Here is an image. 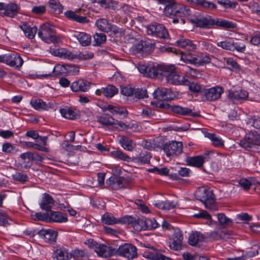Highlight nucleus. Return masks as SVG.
Returning a JSON list of instances; mask_svg holds the SVG:
<instances>
[{
	"instance_id": "3c124183",
	"label": "nucleus",
	"mask_w": 260,
	"mask_h": 260,
	"mask_svg": "<svg viewBox=\"0 0 260 260\" xmlns=\"http://www.w3.org/2000/svg\"><path fill=\"white\" fill-rule=\"evenodd\" d=\"M184 85H188L189 89L193 92H199L201 90V85L197 82H191L188 80H185Z\"/></svg>"
},
{
	"instance_id": "680f3d73",
	"label": "nucleus",
	"mask_w": 260,
	"mask_h": 260,
	"mask_svg": "<svg viewBox=\"0 0 260 260\" xmlns=\"http://www.w3.org/2000/svg\"><path fill=\"white\" fill-rule=\"evenodd\" d=\"M249 122L254 128L260 129V116H253L249 119Z\"/></svg>"
},
{
	"instance_id": "4d7b16f0",
	"label": "nucleus",
	"mask_w": 260,
	"mask_h": 260,
	"mask_svg": "<svg viewBox=\"0 0 260 260\" xmlns=\"http://www.w3.org/2000/svg\"><path fill=\"white\" fill-rule=\"evenodd\" d=\"M98 121L105 125H115V121L112 117L107 118L104 116H100L98 119Z\"/></svg>"
},
{
	"instance_id": "20e7f679",
	"label": "nucleus",
	"mask_w": 260,
	"mask_h": 260,
	"mask_svg": "<svg viewBox=\"0 0 260 260\" xmlns=\"http://www.w3.org/2000/svg\"><path fill=\"white\" fill-rule=\"evenodd\" d=\"M164 77L167 83L174 85H184L186 80L183 76L178 75L176 73L175 68L173 66H166L163 75V78Z\"/></svg>"
},
{
	"instance_id": "de8ad7c7",
	"label": "nucleus",
	"mask_w": 260,
	"mask_h": 260,
	"mask_svg": "<svg viewBox=\"0 0 260 260\" xmlns=\"http://www.w3.org/2000/svg\"><path fill=\"white\" fill-rule=\"evenodd\" d=\"M123 179L122 177H111L107 180V183L113 187L120 188L122 187Z\"/></svg>"
},
{
	"instance_id": "f257e3e1",
	"label": "nucleus",
	"mask_w": 260,
	"mask_h": 260,
	"mask_svg": "<svg viewBox=\"0 0 260 260\" xmlns=\"http://www.w3.org/2000/svg\"><path fill=\"white\" fill-rule=\"evenodd\" d=\"M159 9L163 10L166 16L173 18L172 22L182 24L185 23V17L191 14V11L187 6L176 3L174 0H158Z\"/></svg>"
},
{
	"instance_id": "a211bd4d",
	"label": "nucleus",
	"mask_w": 260,
	"mask_h": 260,
	"mask_svg": "<svg viewBox=\"0 0 260 260\" xmlns=\"http://www.w3.org/2000/svg\"><path fill=\"white\" fill-rule=\"evenodd\" d=\"M90 86V83L82 79L74 81L71 85V88L74 92H86Z\"/></svg>"
},
{
	"instance_id": "c85d7f7f",
	"label": "nucleus",
	"mask_w": 260,
	"mask_h": 260,
	"mask_svg": "<svg viewBox=\"0 0 260 260\" xmlns=\"http://www.w3.org/2000/svg\"><path fill=\"white\" fill-rule=\"evenodd\" d=\"M73 37L76 38L82 46H87L90 44L91 37L86 32H76L74 34Z\"/></svg>"
},
{
	"instance_id": "bb28decb",
	"label": "nucleus",
	"mask_w": 260,
	"mask_h": 260,
	"mask_svg": "<svg viewBox=\"0 0 260 260\" xmlns=\"http://www.w3.org/2000/svg\"><path fill=\"white\" fill-rule=\"evenodd\" d=\"M54 204L53 199L48 193H44L40 204V208L42 210L49 211Z\"/></svg>"
},
{
	"instance_id": "4468645a",
	"label": "nucleus",
	"mask_w": 260,
	"mask_h": 260,
	"mask_svg": "<svg viewBox=\"0 0 260 260\" xmlns=\"http://www.w3.org/2000/svg\"><path fill=\"white\" fill-rule=\"evenodd\" d=\"M95 25L98 29L105 32H112L114 34L119 32L118 28L112 25L107 19L104 18L99 19L96 21Z\"/></svg>"
},
{
	"instance_id": "e433bc0d",
	"label": "nucleus",
	"mask_w": 260,
	"mask_h": 260,
	"mask_svg": "<svg viewBox=\"0 0 260 260\" xmlns=\"http://www.w3.org/2000/svg\"><path fill=\"white\" fill-rule=\"evenodd\" d=\"M54 255V257L56 260H70L71 258L70 253L64 248L57 249Z\"/></svg>"
},
{
	"instance_id": "58836bf2",
	"label": "nucleus",
	"mask_w": 260,
	"mask_h": 260,
	"mask_svg": "<svg viewBox=\"0 0 260 260\" xmlns=\"http://www.w3.org/2000/svg\"><path fill=\"white\" fill-rule=\"evenodd\" d=\"M248 96V92L242 90L230 92L229 94V98L232 100H245Z\"/></svg>"
},
{
	"instance_id": "a18cd8bd",
	"label": "nucleus",
	"mask_w": 260,
	"mask_h": 260,
	"mask_svg": "<svg viewBox=\"0 0 260 260\" xmlns=\"http://www.w3.org/2000/svg\"><path fill=\"white\" fill-rule=\"evenodd\" d=\"M217 218L219 225L223 228H225L232 223V220L223 213L218 214Z\"/></svg>"
},
{
	"instance_id": "412c9836",
	"label": "nucleus",
	"mask_w": 260,
	"mask_h": 260,
	"mask_svg": "<svg viewBox=\"0 0 260 260\" xmlns=\"http://www.w3.org/2000/svg\"><path fill=\"white\" fill-rule=\"evenodd\" d=\"M118 92V89L114 86L109 85L106 87H102L98 89L95 91V94L97 95L103 94L105 96L111 98L114 96Z\"/></svg>"
},
{
	"instance_id": "a19ab883",
	"label": "nucleus",
	"mask_w": 260,
	"mask_h": 260,
	"mask_svg": "<svg viewBox=\"0 0 260 260\" xmlns=\"http://www.w3.org/2000/svg\"><path fill=\"white\" fill-rule=\"evenodd\" d=\"M49 8L52 12L56 14L62 13L63 6L56 0H50L48 2Z\"/></svg>"
},
{
	"instance_id": "6e6d98bb",
	"label": "nucleus",
	"mask_w": 260,
	"mask_h": 260,
	"mask_svg": "<svg viewBox=\"0 0 260 260\" xmlns=\"http://www.w3.org/2000/svg\"><path fill=\"white\" fill-rule=\"evenodd\" d=\"M10 220L6 212L0 209V225L7 226L10 224Z\"/></svg>"
},
{
	"instance_id": "37998d69",
	"label": "nucleus",
	"mask_w": 260,
	"mask_h": 260,
	"mask_svg": "<svg viewBox=\"0 0 260 260\" xmlns=\"http://www.w3.org/2000/svg\"><path fill=\"white\" fill-rule=\"evenodd\" d=\"M154 205L157 208L162 210H170L175 208L176 206L175 202L169 201H161L155 203Z\"/></svg>"
},
{
	"instance_id": "49530a36",
	"label": "nucleus",
	"mask_w": 260,
	"mask_h": 260,
	"mask_svg": "<svg viewBox=\"0 0 260 260\" xmlns=\"http://www.w3.org/2000/svg\"><path fill=\"white\" fill-rule=\"evenodd\" d=\"M111 154V156L115 158H118L127 162H132V157H130L121 151L116 150L112 151Z\"/></svg>"
},
{
	"instance_id": "f8f14e48",
	"label": "nucleus",
	"mask_w": 260,
	"mask_h": 260,
	"mask_svg": "<svg viewBox=\"0 0 260 260\" xmlns=\"http://www.w3.org/2000/svg\"><path fill=\"white\" fill-rule=\"evenodd\" d=\"M154 98L160 101H170L174 100L176 95L169 88L158 87L153 92Z\"/></svg>"
},
{
	"instance_id": "c756f323",
	"label": "nucleus",
	"mask_w": 260,
	"mask_h": 260,
	"mask_svg": "<svg viewBox=\"0 0 260 260\" xmlns=\"http://www.w3.org/2000/svg\"><path fill=\"white\" fill-rule=\"evenodd\" d=\"M151 158L150 153L145 151L141 152L137 156L132 157V162L141 164H148Z\"/></svg>"
},
{
	"instance_id": "f03ea898",
	"label": "nucleus",
	"mask_w": 260,
	"mask_h": 260,
	"mask_svg": "<svg viewBox=\"0 0 260 260\" xmlns=\"http://www.w3.org/2000/svg\"><path fill=\"white\" fill-rule=\"evenodd\" d=\"M38 36L42 41L47 44H56L60 41L59 37L55 35L54 27L48 23H43L40 26Z\"/></svg>"
},
{
	"instance_id": "603ef678",
	"label": "nucleus",
	"mask_w": 260,
	"mask_h": 260,
	"mask_svg": "<svg viewBox=\"0 0 260 260\" xmlns=\"http://www.w3.org/2000/svg\"><path fill=\"white\" fill-rule=\"evenodd\" d=\"M102 221L103 223L106 224H113L119 222L117 221L116 218L112 215L108 213L104 214L102 217Z\"/></svg>"
},
{
	"instance_id": "2eb2a0df",
	"label": "nucleus",
	"mask_w": 260,
	"mask_h": 260,
	"mask_svg": "<svg viewBox=\"0 0 260 260\" xmlns=\"http://www.w3.org/2000/svg\"><path fill=\"white\" fill-rule=\"evenodd\" d=\"M155 45L148 41H141L133 47L135 53H140L143 55H147L154 48Z\"/></svg>"
},
{
	"instance_id": "39448f33",
	"label": "nucleus",
	"mask_w": 260,
	"mask_h": 260,
	"mask_svg": "<svg viewBox=\"0 0 260 260\" xmlns=\"http://www.w3.org/2000/svg\"><path fill=\"white\" fill-rule=\"evenodd\" d=\"M119 222L121 223L131 224L134 229L137 231L146 230L145 218L144 217L136 219L132 216L126 215L120 218Z\"/></svg>"
},
{
	"instance_id": "f3484780",
	"label": "nucleus",
	"mask_w": 260,
	"mask_h": 260,
	"mask_svg": "<svg viewBox=\"0 0 260 260\" xmlns=\"http://www.w3.org/2000/svg\"><path fill=\"white\" fill-rule=\"evenodd\" d=\"M223 89L221 87L216 86L204 90V95L207 101H213L218 99L222 93Z\"/></svg>"
},
{
	"instance_id": "9d476101",
	"label": "nucleus",
	"mask_w": 260,
	"mask_h": 260,
	"mask_svg": "<svg viewBox=\"0 0 260 260\" xmlns=\"http://www.w3.org/2000/svg\"><path fill=\"white\" fill-rule=\"evenodd\" d=\"M115 253L128 259H133L137 256V248L131 244L125 243L115 250Z\"/></svg>"
},
{
	"instance_id": "72a5a7b5",
	"label": "nucleus",
	"mask_w": 260,
	"mask_h": 260,
	"mask_svg": "<svg viewBox=\"0 0 260 260\" xmlns=\"http://www.w3.org/2000/svg\"><path fill=\"white\" fill-rule=\"evenodd\" d=\"M224 28H234L236 27V24L232 21H228L221 18H216L214 20V26Z\"/></svg>"
},
{
	"instance_id": "864d4df0",
	"label": "nucleus",
	"mask_w": 260,
	"mask_h": 260,
	"mask_svg": "<svg viewBox=\"0 0 260 260\" xmlns=\"http://www.w3.org/2000/svg\"><path fill=\"white\" fill-rule=\"evenodd\" d=\"M158 252L155 249H147L144 251L143 256L149 259L155 260Z\"/></svg>"
},
{
	"instance_id": "473e14b6",
	"label": "nucleus",
	"mask_w": 260,
	"mask_h": 260,
	"mask_svg": "<svg viewBox=\"0 0 260 260\" xmlns=\"http://www.w3.org/2000/svg\"><path fill=\"white\" fill-rule=\"evenodd\" d=\"M48 217L50 222H65L68 220L66 216L60 212L51 211Z\"/></svg>"
},
{
	"instance_id": "774afa93",
	"label": "nucleus",
	"mask_w": 260,
	"mask_h": 260,
	"mask_svg": "<svg viewBox=\"0 0 260 260\" xmlns=\"http://www.w3.org/2000/svg\"><path fill=\"white\" fill-rule=\"evenodd\" d=\"M193 217L197 218H204L211 220V215L208 214L206 211L204 210L201 211L199 213L194 214Z\"/></svg>"
},
{
	"instance_id": "8fccbe9b",
	"label": "nucleus",
	"mask_w": 260,
	"mask_h": 260,
	"mask_svg": "<svg viewBox=\"0 0 260 260\" xmlns=\"http://www.w3.org/2000/svg\"><path fill=\"white\" fill-rule=\"evenodd\" d=\"M94 45L100 46L106 41V36L103 33H95L93 36Z\"/></svg>"
},
{
	"instance_id": "338daca9",
	"label": "nucleus",
	"mask_w": 260,
	"mask_h": 260,
	"mask_svg": "<svg viewBox=\"0 0 260 260\" xmlns=\"http://www.w3.org/2000/svg\"><path fill=\"white\" fill-rule=\"evenodd\" d=\"M35 220L48 221L49 213H42L41 212L36 213Z\"/></svg>"
},
{
	"instance_id": "c9c22d12",
	"label": "nucleus",
	"mask_w": 260,
	"mask_h": 260,
	"mask_svg": "<svg viewBox=\"0 0 260 260\" xmlns=\"http://www.w3.org/2000/svg\"><path fill=\"white\" fill-rule=\"evenodd\" d=\"M205 137L210 139L212 145L216 147H222L224 146V141L214 134L208 133L205 134Z\"/></svg>"
},
{
	"instance_id": "2f4dec72",
	"label": "nucleus",
	"mask_w": 260,
	"mask_h": 260,
	"mask_svg": "<svg viewBox=\"0 0 260 260\" xmlns=\"http://www.w3.org/2000/svg\"><path fill=\"white\" fill-rule=\"evenodd\" d=\"M19 27L23 30L26 37L30 39L34 38L38 30L36 26L31 27L26 22L23 23Z\"/></svg>"
},
{
	"instance_id": "393cba45",
	"label": "nucleus",
	"mask_w": 260,
	"mask_h": 260,
	"mask_svg": "<svg viewBox=\"0 0 260 260\" xmlns=\"http://www.w3.org/2000/svg\"><path fill=\"white\" fill-rule=\"evenodd\" d=\"M215 19L210 16H207L201 18H196L194 22L199 27L211 28L214 26Z\"/></svg>"
},
{
	"instance_id": "0e129e2a",
	"label": "nucleus",
	"mask_w": 260,
	"mask_h": 260,
	"mask_svg": "<svg viewBox=\"0 0 260 260\" xmlns=\"http://www.w3.org/2000/svg\"><path fill=\"white\" fill-rule=\"evenodd\" d=\"M13 177L15 180L21 182H24L26 181L28 178L26 174L21 173H16L13 175Z\"/></svg>"
},
{
	"instance_id": "f704fd0d",
	"label": "nucleus",
	"mask_w": 260,
	"mask_h": 260,
	"mask_svg": "<svg viewBox=\"0 0 260 260\" xmlns=\"http://www.w3.org/2000/svg\"><path fill=\"white\" fill-rule=\"evenodd\" d=\"M60 53L64 55V57L70 59H73L78 57L82 59H87L89 58H92L93 56V54H91L90 55H89L88 54H83L81 53L78 55L77 54H74L71 51L66 50H61Z\"/></svg>"
},
{
	"instance_id": "4be33fe9",
	"label": "nucleus",
	"mask_w": 260,
	"mask_h": 260,
	"mask_svg": "<svg viewBox=\"0 0 260 260\" xmlns=\"http://www.w3.org/2000/svg\"><path fill=\"white\" fill-rule=\"evenodd\" d=\"M7 64L15 68H20L23 63L22 58L16 53L8 54Z\"/></svg>"
},
{
	"instance_id": "c03bdc74",
	"label": "nucleus",
	"mask_w": 260,
	"mask_h": 260,
	"mask_svg": "<svg viewBox=\"0 0 260 260\" xmlns=\"http://www.w3.org/2000/svg\"><path fill=\"white\" fill-rule=\"evenodd\" d=\"M180 58L181 60L186 63H189L197 66V61L198 60L197 56L193 55L191 53H181Z\"/></svg>"
},
{
	"instance_id": "dca6fc26",
	"label": "nucleus",
	"mask_w": 260,
	"mask_h": 260,
	"mask_svg": "<svg viewBox=\"0 0 260 260\" xmlns=\"http://www.w3.org/2000/svg\"><path fill=\"white\" fill-rule=\"evenodd\" d=\"M166 66L152 64L148 65V68L146 76L152 78H162L163 75L166 69Z\"/></svg>"
},
{
	"instance_id": "5701e85b",
	"label": "nucleus",
	"mask_w": 260,
	"mask_h": 260,
	"mask_svg": "<svg viewBox=\"0 0 260 260\" xmlns=\"http://www.w3.org/2000/svg\"><path fill=\"white\" fill-rule=\"evenodd\" d=\"M171 110L178 114L182 115H189L193 117H198L199 114L197 113H192L191 109L186 108L183 107L178 105L171 106L170 107Z\"/></svg>"
},
{
	"instance_id": "ddd939ff",
	"label": "nucleus",
	"mask_w": 260,
	"mask_h": 260,
	"mask_svg": "<svg viewBox=\"0 0 260 260\" xmlns=\"http://www.w3.org/2000/svg\"><path fill=\"white\" fill-rule=\"evenodd\" d=\"M217 46L221 47L223 49L232 51L236 50L238 52H242L245 49V46L243 44L239 42L227 40L218 42Z\"/></svg>"
},
{
	"instance_id": "0eeeda50",
	"label": "nucleus",
	"mask_w": 260,
	"mask_h": 260,
	"mask_svg": "<svg viewBox=\"0 0 260 260\" xmlns=\"http://www.w3.org/2000/svg\"><path fill=\"white\" fill-rule=\"evenodd\" d=\"M147 33L157 38L166 39L169 36L167 30L161 24L156 23L149 24L146 27Z\"/></svg>"
},
{
	"instance_id": "b1692460",
	"label": "nucleus",
	"mask_w": 260,
	"mask_h": 260,
	"mask_svg": "<svg viewBox=\"0 0 260 260\" xmlns=\"http://www.w3.org/2000/svg\"><path fill=\"white\" fill-rule=\"evenodd\" d=\"M207 160V156L198 155L194 157H189L186 158V161L189 166L200 168L202 167L205 161Z\"/></svg>"
},
{
	"instance_id": "4c0bfd02",
	"label": "nucleus",
	"mask_w": 260,
	"mask_h": 260,
	"mask_svg": "<svg viewBox=\"0 0 260 260\" xmlns=\"http://www.w3.org/2000/svg\"><path fill=\"white\" fill-rule=\"evenodd\" d=\"M176 45L183 48H187L190 50H194L196 48V45L193 44L190 40L184 38L178 40L176 42Z\"/></svg>"
},
{
	"instance_id": "9b49d317",
	"label": "nucleus",
	"mask_w": 260,
	"mask_h": 260,
	"mask_svg": "<svg viewBox=\"0 0 260 260\" xmlns=\"http://www.w3.org/2000/svg\"><path fill=\"white\" fill-rule=\"evenodd\" d=\"M182 143L181 142L172 141L163 146V150L168 156L177 155L182 151Z\"/></svg>"
},
{
	"instance_id": "052dcab7",
	"label": "nucleus",
	"mask_w": 260,
	"mask_h": 260,
	"mask_svg": "<svg viewBox=\"0 0 260 260\" xmlns=\"http://www.w3.org/2000/svg\"><path fill=\"white\" fill-rule=\"evenodd\" d=\"M198 60L197 61V66H202L203 64L208 63L210 62L211 59L208 55L197 56Z\"/></svg>"
},
{
	"instance_id": "a878e982",
	"label": "nucleus",
	"mask_w": 260,
	"mask_h": 260,
	"mask_svg": "<svg viewBox=\"0 0 260 260\" xmlns=\"http://www.w3.org/2000/svg\"><path fill=\"white\" fill-rule=\"evenodd\" d=\"M18 13V6L13 3H10L8 4H5V9L3 12L1 13L2 16H8L14 17Z\"/></svg>"
},
{
	"instance_id": "69168bd1",
	"label": "nucleus",
	"mask_w": 260,
	"mask_h": 260,
	"mask_svg": "<svg viewBox=\"0 0 260 260\" xmlns=\"http://www.w3.org/2000/svg\"><path fill=\"white\" fill-rule=\"evenodd\" d=\"M46 8L44 6H35L32 8V12L37 15H42L45 13Z\"/></svg>"
},
{
	"instance_id": "1a4fd4ad",
	"label": "nucleus",
	"mask_w": 260,
	"mask_h": 260,
	"mask_svg": "<svg viewBox=\"0 0 260 260\" xmlns=\"http://www.w3.org/2000/svg\"><path fill=\"white\" fill-rule=\"evenodd\" d=\"M58 232L52 230H41L30 232L28 234L30 236L34 237L38 235L44 241L49 243H53L56 241Z\"/></svg>"
},
{
	"instance_id": "6ab92c4d",
	"label": "nucleus",
	"mask_w": 260,
	"mask_h": 260,
	"mask_svg": "<svg viewBox=\"0 0 260 260\" xmlns=\"http://www.w3.org/2000/svg\"><path fill=\"white\" fill-rule=\"evenodd\" d=\"M183 235L182 232L176 231L173 236L171 242H170L169 246L171 249L174 250H179L182 248Z\"/></svg>"
},
{
	"instance_id": "ea45409f",
	"label": "nucleus",
	"mask_w": 260,
	"mask_h": 260,
	"mask_svg": "<svg viewBox=\"0 0 260 260\" xmlns=\"http://www.w3.org/2000/svg\"><path fill=\"white\" fill-rule=\"evenodd\" d=\"M31 106L36 110H48L50 106L47 105L43 100L36 99L31 100L30 102Z\"/></svg>"
},
{
	"instance_id": "5fc2aeb1",
	"label": "nucleus",
	"mask_w": 260,
	"mask_h": 260,
	"mask_svg": "<svg viewBox=\"0 0 260 260\" xmlns=\"http://www.w3.org/2000/svg\"><path fill=\"white\" fill-rule=\"evenodd\" d=\"M70 255L75 260H80L85 256V253L82 250L74 249L70 253Z\"/></svg>"
},
{
	"instance_id": "423d86ee",
	"label": "nucleus",
	"mask_w": 260,
	"mask_h": 260,
	"mask_svg": "<svg viewBox=\"0 0 260 260\" xmlns=\"http://www.w3.org/2000/svg\"><path fill=\"white\" fill-rule=\"evenodd\" d=\"M260 135L256 132H250L240 141V146L245 149L252 148L255 146H260Z\"/></svg>"
},
{
	"instance_id": "7c9ffc66",
	"label": "nucleus",
	"mask_w": 260,
	"mask_h": 260,
	"mask_svg": "<svg viewBox=\"0 0 260 260\" xmlns=\"http://www.w3.org/2000/svg\"><path fill=\"white\" fill-rule=\"evenodd\" d=\"M205 236L201 233L197 231L192 232L188 237V243L189 245L195 246L199 242L204 241Z\"/></svg>"
},
{
	"instance_id": "09e8293b",
	"label": "nucleus",
	"mask_w": 260,
	"mask_h": 260,
	"mask_svg": "<svg viewBox=\"0 0 260 260\" xmlns=\"http://www.w3.org/2000/svg\"><path fill=\"white\" fill-rule=\"evenodd\" d=\"M60 113L64 118L72 120L75 119L77 116V114L74 111L68 108L60 109Z\"/></svg>"
},
{
	"instance_id": "e2e57ef3",
	"label": "nucleus",
	"mask_w": 260,
	"mask_h": 260,
	"mask_svg": "<svg viewBox=\"0 0 260 260\" xmlns=\"http://www.w3.org/2000/svg\"><path fill=\"white\" fill-rule=\"evenodd\" d=\"M2 149L4 152L7 153H13L17 151L15 147L9 143H5L3 144Z\"/></svg>"
},
{
	"instance_id": "cd10ccee",
	"label": "nucleus",
	"mask_w": 260,
	"mask_h": 260,
	"mask_svg": "<svg viewBox=\"0 0 260 260\" xmlns=\"http://www.w3.org/2000/svg\"><path fill=\"white\" fill-rule=\"evenodd\" d=\"M119 142L124 149L128 151H132L136 146V142L124 136L120 137Z\"/></svg>"
},
{
	"instance_id": "13d9d810",
	"label": "nucleus",
	"mask_w": 260,
	"mask_h": 260,
	"mask_svg": "<svg viewBox=\"0 0 260 260\" xmlns=\"http://www.w3.org/2000/svg\"><path fill=\"white\" fill-rule=\"evenodd\" d=\"M146 230L155 229L158 227V223L154 218H145Z\"/></svg>"
},
{
	"instance_id": "7ed1b4c3",
	"label": "nucleus",
	"mask_w": 260,
	"mask_h": 260,
	"mask_svg": "<svg viewBox=\"0 0 260 260\" xmlns=\"http://www.w3.org/2000/svg\"><path fill=\"white\" fill-rule=\"evenodd\" d=\"M195 197L198 200L202 202L207 209H210L215 202L214 195L212 191L204 187H200L197 190Z\"/></svg>"
},
{
	"instance_id": "79ce46f5",
	"label": "nucleus",
	"mask_w": 260,
	"mask_h": 260,
	"mask_svg": "<svg viewBox=\"0 0 260 260\" xmlns=\"http://www.w3.org/2000/svg\"><path fill=\"white\" fill-rule=\"evenodd\" d=\"M109 109V112L113 115H119L120 116H122L123 118L126 117L127 116V111L124 108L112 105V107H110Z\"/></svg>"
},
{
	"instance_id": "bf43d9fd",
	"label": "nucleus",
	"mask_w": 260,
	"mask_h": 260,
	"mask_svg": "<svg viewBox=\"0 0 260 260\" xmlns=\"http://www.w3.org/2000/svg\"><path fill=\"white\" fill-rule=\"evenodd\" d=\"M134 94L136 98L139 99H144L148 96L146 90L142 88L135 89Z\"/></svg>"
},
{
	"instance_id": "aec40b11",
	"label": "nucleus",
	"mask_w": 260,
	"mask_h": 260,
	"mask_svg": "<svg viewBox=\"0 0 260 260\" xmlns=\"http://www.w3.org/2000/svg\"><path fill=\"white\" fill-rule=\"evenodd\" d=\"M187 3L193 6L204 9L213 10L216 8V6L213 3L206 0H186Z\"/></svg>"
},
{
	"instance_id": "6e6552de",
	"label": "nucleus",
	"mask_w": 260,
	"mask_h": 260,
	"mask_svg": "<svg viewBox=\"0 0 260 260\" xmlns=\"http://www.w3.org/2000/svg\"><path fill=\"white\" fill-rule=\"evenodd\" d=\"M90 246L93 247L97 254L103 258L111 257L115 253V248L109 247L103 244H99L94 241L91 242Z\"/></svg>"
}]
</instances>
